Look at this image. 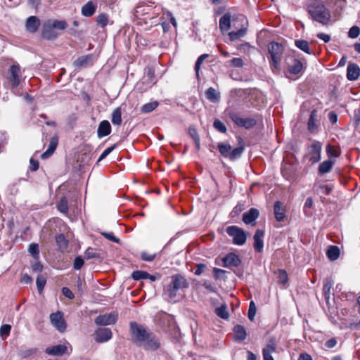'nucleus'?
Instances as JSON below:
<instances>
[{"label":"nucleus","instance_id":"nucleus-43","mask_svg":"<svg viewBox=\"0 0 360 360\" xmlns=\"http://www.w3.org/2000/svg\"><path fill=\"white\" fill-rule=\"evenodd\" d=\"M326 153L329 158H338L340 155V149L330 144L327 145Z\"/></svg>","mask_w":360,"mask_h":360},{"label":"nucleus","instance_id":"nucleus-44","mask_svg":"<svg viewBox=\"0 0 360 360\" xmlns=\"http://www.w3.org/2000/svg\"><path fill=\"white\" fill-rule=\"evenodd\" d=\"M159 103L158 101H153L143 105L141 108V112L142 113H149L153 111Z\"/></svg>","mask_w":360,"mask_h":360},{"label":"nucleus","instance_id":"nucleus-20","mask_svg":"<svg viewBox=\"0 0 360 360\" xmlns=\"http://www.w3.org/2000/svg\"><path fill=\"white\" fill-rule=\"evenodd\" d=\"M68 352V347L65 345H57L49 347L45 349V352L51 356H62Z\"/></svg>","mask_w":360,"mask_h":360},{"label":"nucleus","instance_id":"nucleus-19","mask_svg":"<svg viewBox=\"0 0 360 360\" xmlns=\"http://www.w3.org/2000/svg\"><path fill=\"white\" fill-rule=\"evenodd\" d=\"M264 236V231L261 229H257L253 239H254V248L257 252H261L263 250L264 242L262 238Z\"/></svg>","mask_w":360,"mask_h":360},{"label":"nucleus","instance_id":"nucleus-45","mask_svg":"<svg viewBox=\"0 0 360 360\" xmlns=\"http://www.w3.org/2000/svg\"><path fill=\"white\" fill-rule=\"evenodd\" d=\"M277 278L279 284L285 285L288 282V276L286 271L284 269H278Z\"/></svg>","mask_w":360,"mask_h":360},{"label":"nucleus","instance_id":"nucleus-54","mask_svg":"<svg viewBox=\"0 0 360 360\" xmlns=\"http://www.w3.org/2000/svg\"><path fill=\"white\" fill-rule=\"evenodd\" d=\"M84 255H85V257L87 259L100 257V255L98 252H96V250L93 248H91V247H89L86 250Z\"/></svg>","mask_w":360,"mask_h":360},{"label":"nucleus","instance_id":"nucleus-24","mask_svg":"<svg viewBox=\"0 0 360 360\" xmlns=\"http://www.w3.org/2000/svg\"><path fill=\"white\" fill-rule=\"evenodd\" d=\"M111 132V126L110 122L108 120H103L100 122L98 130L97 135L98 138H102L109 135Z\"/></svg>","mask_w":360,"mask_h":360},{"label":"nucleus","instance_id":"nucleus-48","mask_svg":"<svg viewBox=\"0 0 360 360\" xmlns=\"http://www.w3.org/2000/svg\"><path fill=\"white\" fill-rule=\"evenodd\" d=\"M148 276H149V274L147 271L142 270H136L133 271L131 274V278L135 281L147 279Z\"/></svg>","mask_w":360,"mask_h":360},{"label":"nucleus","instance_id":"nucleus-14","mask_svg":"<svg viewBox=\"0 0 360 360\" xmlns=\"http://www.w3.org/2000/svg\"><path fill=\"white\" fill-rule=\"evenodd\" d=\"M117 320V314L115 313L105 314L96 317L94 322L98 326H107L114 324Z\"/></svg>","mask_w":360,"mask_h":360},{"label":"nucleus","instance_id":"nucleus-26","mask_svg":"<svg viewBox=\"0 0 360 360\" xmlns=\"http://www.w3.org/2000/svg\"><path fill=\"white\" fill-rule=\"evenodd\" d=\"M303 70L302 63L296 58L292 60V63L288 66V71L292 75H298L302 72Z\"/></svg>","mask_w":360,"mask_h":360},{"label":"nucleus","instance_id":"nucleus-5","mask_svg":"<svg viewBox=\"0 0 360 360\" xmlns=\"http://www.w3.org/2000/svg\"><path fill=\"white\" fill-rule=\"evenodd\" d=\"M233 27L237 29V31H231L228 35L231 41H236L245 37L248 32V20L243 14L234 15L232 18Z\"/></svg>","mask_w":360,"mask_h":360},{"label":"nucleus","instance_id":"nucleus-46","mask_svg":"<svg viewBox=\"0 0 360 360\" xmlns=\"http://www.w3.org/2000/svg\"><path fill=\"white\" fill-rule=\"evenodd\" d=\"M215 314L223 319H227L229 317V314L227 311L226 304H223L219 307L215 309Z\"/></svg>","mask_w":360,"mask_h":360},{"label":"nucleus","instance_id":"nucleus-38","mask_svg":"<svg viewBox=\"0 0 360 360\" xmlns=\"http://www.w3.org/2000/svg\"><path fill=\"white\" fill-rule=\"evenodd\" d=\"M188 134L193 139L196 149L199 150L200 149V139L198 132L195 127L191 126L188 128Z\"/></svg>","mask_w":360,"mask_h":360},{"label":"nucleus","instance_id":"nucleus-64","mask_svg":"<svg viewBox=\"0 0 360 360\" xmlns=\"http://www.w3.org/2000/svg\"><path fill=\"white\" fill-rule=\"evenodd\" d=\"M202 286L207 289V290H209L210 292H216V287L214 285V283H212V282L210 281H205L203 283H202Z\"/></svg>","mask_w":360,"mask_h":360},{"label":"nucleus","instance_id":"nucleus-7","mask_svg":"<svg viewBox=\"0 0 360 360\" xmlns=\"http://www.w3.org/2000/svg\"><path fill=\"white\" fill-rule=\"evenodd\" d=\"M231 121L238 127H243L245 129H250L257 124V120L252 117L243 118L240 114L235 111H229L227 113Z\"/></svg>","mask_w":360,"mask_h":360},{"label":"nucleus","instance_id":"nucleus-18","mask_svg":"<svg viewBox=\"0 0 360 360\" xmlns=\"http://www.w3.org/2000/svg\"><path fill=\"white\" fill-rule=\"evenodd\" d=\"M238 147H236L233 149H231L229 159L231 161H233V160L239 158L245 150L244 141L240 136L238 137Z\"/></svg>","mask_w":360,"mask_h":360},{"label":"nucleus","instance_id":"nucleus-42","mask_svg":"<svg viewBox=\"0 0 360 360\" xmlns=\"http://www.w3.org/2000/svg\"><path fill=\"white\" fill-rule=\"evenodd\" d=\"M68 201L66 197L60 198L57 204V209L59 212L63 214H68Z\"/></svg>","mask_w":360,"mask_h":360},{"label":"nucleus","instance_id":"nucleus-30","mask_svg":"<svg viewBox=\"0 0 360 360\" xmlns=\"http://www.w3.org/2000/svg\"><path fill=\"white\" fill-rule=\"evenodd\" d=\"M234 338L237 341L242 342L245 340L247 337L246 330L244 326L241 325H236L233 328Z\"/></svg>","mask_w":360,"mask_h":360},{"label":"nucleus","instance_id":"nucleus-37","mask_svg":"<svg viewBox=\"0 0 360 360\" xmlns=\"http://www.w3.org/2000/svg\"><path fill=\"white\" fill-rule=\"evenodd\" d=\"M220 154L225 158H229L231 146L229 143L220 142L217 144Z\"/></svg>","mask_w":360,"mask_h":360},{"label":"nucleus","instance_id":"nucleus-10","mask_svg":"<svg viewBox=\"0 0 360 360\" xmlns=\"http://www.w3.org/2000/svg\"><path fill=\"white\" fill-rule=\"evenodd\" d=\"M9 75L7 78L11 88H16L20 83V68L18 65H13L10 67L8 71Z\"/></svg>","mask_w":360,"mask_h":360},{"label":"nucleus","instance_id":"nucleus-55","mask_svg":"<svg viewBox=\"0 0 360 360\" xmlns=\"http://www.w3.org/2000/svg\"><path fill=\"white\" fill-rule=\"evenodd\" d=\"M256 310H257V309H256V306H255L254 301H251L250 302L248 313V319L250 320H251V321L254 320V318L256 314Z\"/></svg>","mask_w":360,"mask_h":360},{"label":"nucleus","instance_id":"nucleus-1","mask_svg":"<svg viewBox=\"0 0 360 360\" xmlns=\"http://www.w3.org/2000/svg\"><path fill=\"white\" fill-rule=\"evenodd\" d=\"M129 332L132 341L139 346H143L146 350L155 351L160 347V343L155 335L144 326L131 321Z\"/></svg>","mask_w":360,"mask_h":360},{"label":"nucleus","instance_id":"nucleus-59","mask_svg":"<svg viewBox=\"0 0 360 360\" xmlns=\"http://www.w3.org/2000/svg\"><path fill=\"white\" fill-rule=\"evenodd\" d=\"M84 264V261L83 258L81 256H77L74 260L73 268L75 270H79L83 266Z\"/></svg>","mask_w":360,"mask_h":360},{"label":"nucleus","instance_id":"nucleus-53","mask_svg":"<svg viewBox=\"0 0 360 360\" xmlns=\"http://www.w3.org/2000/svg\"><path fill=\"white\" fill-rule=\"evenodd\" d=\"M38 352L37 348H30L23 351H21L20 352V356L23 358H29L34 354H36Z\"/></svg>","mask_w":360,"mask_h":360},{"label":"nucleus","instance_id":"nucleus-16","mask_svg":"<svg viewBox=\"0 0 360 360\" xmlns=\"http://www.w3.org/2000/svg\"><path fill=\"white\" fill-rule=\"evenodd\" d=\"M259 216V212L257 209L252 207L248 212L243 214V221L246 224L255 226V221Z\"/></svg>","mask_w":360,"mask_h":360},{"label":"nucleus","instance_id":"nucleus-13","mask_svg":"<svg viewBox=\"0 0 360 360\" xmlns=\"http://www.w3.org/2000/svg\"><path fill=\"white\" fill-rule=\"evenodd\" d=\"M94 340L98 343H103L110 340L112 333L108 328H98L94 333Z\"/></svg>","mask_w":360,"mask_h":360},{"label":"nucleus","instance_id":"nucleus-62","mask_svg":"<svg viewBox=\"0 0 360 360\" xmlns=\"http://www.w3.org/2000/svg\"><path fill=\"white\" fill-rule=\"evenodd\" d=\"M155 254H149L146 252H142L141 254V258L143 261L152 262L155 258Z\"/></svg>","mask_w":360,"mask_h":360},{"label":"nucleus","instance_id":"nucleus-35","mask_svg":"<svg viewBox=\"0 0 360 360\" xmlns=\"http://www.w3.org/2000/svg\"><path fill=\"white\" fill-rule=\"evenodd\" d=\"M326 255L330 261H335L340 257V249L336 245H330L326 252Z\"/></svg>","mask_w":360,"mask_h":360},{"label":"nucleus","instance_id":"nucleus-49","mask_svg":"<svg viewBox=\"0 0 360 360\" xmlns=\"http://www.w3.org/2000/svg\"><path fill=\"white\" fill-rule=\"evenodd\" d=\"M213 127L214 129L223 134L226 133L227 129L225 124L219 119L216 118L213 122Z\"/></svg>","mask_w":360,"mask_h":360},{"label":"nucleus","instance_id":"nucleus-21","mask_svg":"<svg viewBox=\"0 0 360 360\" xmlns=\"http://www.w3.org/2000/svg\"><path fill=\"white\" fill-rule=\"evenodd\" d=\"M58 136L57 135H55L51 138L49 148H47V150L45 152H44L41 154V158L46 159V158H49L50 156H51L53 154V153L55 152V150L58 146Z\"/></svg>","mask_w":360,"mask_h":360},{"label":"nucleus","instance_id":"nucleus-32","mask_svg":"<svg viewBox=\"0 0 360 360\" xmlns=\"http://www.w3.org/2000/svg\"><path fill=\"white\" fill-rule=\"evenodd\" d=\"M205 94L207 99L212 103L218 102L220 99V93L213 87L208 88L205 91Z\"/></svg>","mask_w":360,"mask_h":360},{"label":"nucleus","instance_id":"nucleus-51","mask_svg":"<svg viewBox=\"0 0 360 360\" xmlns=\"http://www.w3.org/2000/svg\"><path fill=\"white\" fill-rule=\"evenodd\" d=\"M208 57H209V55L207 53H205V54L200 55L198 58V59L195 62V71L197 77H199V71H200V66H201L202 63H203L204 60Z\"/></svg>","mask_w":360,"mask_h":360},{"label":"nucleus","instance_id":"nucleus-27","mask_svg":"<svg viewBox=\"0 0 360 360\" xmlns=\"http://www.w3.org/2000/svg\"><path fill=\"white\" fill-rule=\"evenodd\" d=\"M317 110L314 109L311 113L307 122L308 130L311 133H314L318 129V124H316Z\"/></svg>","mask_w":360,"mask_h":360},{"label":"nucleus","instance_id":"nucleus-47","mask_svg":"<svg viewBox=\"0 0 360 360\" xmlns=\"http://www.w3.org/2000/svg\"><path fill=\"white\" fill-rule=\"evenodd\" d=\"M46 283V278L42 274H39L37 277L36 284L39 294L43 292Z\"/></svg>","mask_w":360,"mask_h":360},{"label":"nucleus","instance_id":"nucleus-17","mask_svg":"<svg viewBox=\"0 0 360 360\" xmlns=\"http://www.w3.org/2000/svg\"><path fill=\"white\" fill-rule=\"evenodd\" d=\"M274 213L277 221H283L286 217V209L281 201H276L274 205Z\"/></svg>","mask_w":360,"mask_h":360},{"label":"nucleus","instance_id":"nucleus-60","mask_svg":"<svg viewBox=\"0 0 360 360\" xmlns=\"http://www.w3.org/2000/svg\"><path fill=\"white\" fill-rule=\"evenodd\" d=\"M243 210V207L241 205H237L233 207L232 211L230 212L229 216L231 218L237 217L240 213Z\"/></svg>","mask_w":360,"mask_h":360},{"label":"nucleus","instance_id":"nucleus-31","mask_svg":"<svg viewBox=\"0 0 360 360\" xmlns=\"http://www.w3.org/2000/svg\"><path fill=\"white\" fill-rule=\"evenodd\" d=\"M56 242L58 250L63 252L68 247L69 241L65 238V235L60 233L56 236Z\"/></svg>","mask_w":360,"mask_h":360},{"label":"nucleus","instance_id":"nucleus-29","mask_svg":"<svg viewBox=\"0 0 360 360\" xmlns=\"http://www.w3.org/2000/svg\"><path fill=\"white\" fill-rule=\"evenodd\" d=\"M231 15L226 13L219 19V28L221 31H227L231 27Z\"/></svg>","mask_w":360,"mask_h":360},{"label":"nucleus","instance_id":"nucleus-8","mask_svg":"<svg viewBox=\"0 0 360 360\" xmlns=\"http://www.w3.org/2000/svg\"><path fill=\"white\" fill-rule=\"evenodd\" d=\"M307 150L308 153L306 157L308 158L309 162L314 165L321 160L322 143L320 141L314 140L312 143L308 146Z\"/></svg>","mask_w":360,"mask_h":360},{"label":"nucleus","instance_id":"nucleus-15","mask_svg":"<svg viewBox=\"0 0 360 360\" xmlns=\"http://www.w3.org/2000/svg\"><path fill=\"white\" fill-rule=\"evenodd\" d=\"M223 266L226 268L238 267L241 264L238 255L234 252H230L222 258Z\"/></svg>","mask_w":360,"mask_h":360},{"label":"nucleus","instance_id":"nucleus-25","mask_svg":"<svg viewBox=\"0 0 360 360\" xmlns=\"http://www.w3.org/2000/svg\"><path fill=\"white\" fill-rule=\"evenodd\" d=\"M93 55L87 54L79 57L73 63V65L76 68H84L89 65H92Z\"/></svg>","mask_w":360,"mask_h":360},{"label":"nucleus","instance_id":"nucleus-50","mask_svg":"<svg viewBox=\"0 0 360 360\" xmlns=\"http://www.w3.org/2000/svg\"><path fill=\"white\" fill-rule=\"evenodd\" d=\"M28 251L34 259H39V248L37 243H31L29 245Z\"/></svg>","mask_w":360,"mask_h":360},{"label":"nucleus","instance_id":"nucleus-2","mask_svg":"<svg viewBox=\"0 0 360 360\" xmlns=\"http://www.w3.org/2000/svg\"><path fill=\"white\" fill-rule=\"evenodd\" d=\"M189 288V283L186 278L181 274L172 275L170 283L165 288V293L169 302H176L179 301L184 295V290Z\"/></svg>","mask_w":360,"mask_h":360},{"label":"nucleus","instance_id":"nucleus-23","mask_svg":"<svg viewBox=\"0 0 360 360\" xmlns=\"http://www.w3.org/2000/svg\"><path fill=\"white\" fill-rule=\"evenodd\" d=\"M40 20L37 16H30L26 20V30L31 33L36 32L38 30Z\"/></svg>","mask_w":360,"mask_h":360},{"label":"nucleus","instance_id":"nucleus-9","mask_svg":"<svg viewBox=\"0 0 360 360\" xmlns=\"http://www.w3.org/2000/svg\"><path fill=\"white\" fill-rule=\"evenodd\" d=\"M226 233L233 238V243L237 245H243L247 240L245 231L237 226H230L226 229Z\"/></svg>","mask_w":360,"mask_h":360},{"label":"nucleus","instance_id":"nucleus-39","mask_svg":"<svg viewBox=\"0 0 360 360\" xmlns=\"http://www.w3.org/2000/svg\"><path fill=\"white\" fill-rule=\"evenodd\" d=\"M295 46L307 54H312L313 52L311 51L309 42L304 39H297L295 41Z\"/></svg>","mask_w":360,"mask_h":360},{"label":"nucleus","instance_id":"nucleus-36","mask_svg":"<svg viewBox=\"0 0 360 360\" xmlns=\"http://www.w3.org/2000/svg\"><path fill=\"white\" fill-rule=\"evenodd\" d=\"M110 20L109 15L105 13H99L95 18L97 25L105 28Z\"/></svg>","mask_w":360,"mask_h":360},{"label":"nucleus","instance_id":"nucleus-4","mask_svg":"<svg viewBox=\"0 0 360 360\" xmlns=\"http://www.w3.org/2000/svg\"><path fill=\"white\" fill-rule=\"evenodd\" d=\"M68 27V24L64 20H47L42 25L41 37L47 41H54Z\"/></svg>","mask_w":360,"mask_h":360},{"label":"nucleus","instance_id":"nucleus-34","mask_svg":"<svg viewBox=\"0 0 360 360\" xmlns=\"http://www.w3.org/2000/svg\"><path fill=\"white\" fill-rule=\"evenodd\" d=\"M282 176L288 181H291L294 178L295 171L291 165H285L281 169Z\"/></svg>","mask_w":360,"mask_h":360},{"label":"nucleus","instance_id":"nucleus-52","mask_svg":"<svg viewBox=\"0 0 360 360\" xmlns=\"http://www.w3.org/2000/svg\"><path fill=\"white\" fill-rule=\"evenodd\" d=\"M11 326L10 324H3L0 327V336L3 338H6L9 336L11 330Z\"/></svg>","mask_w":360,"mask_h":360},{"label":"nucleus","instance_id":"nucleus-22","mask_svg":"<svg viewBox=\"0 0 360 360\" xmlns=\"http://www.w3.org/2000/svg\"><path fill=\"white\" fill-rule=\"evenodd\" d=\"M360 75V68L356 63H349L347 68V79L355 81Z\"/></svg>","mask_w":360,"mask_h":360},{"label":"nucleus","instance_id":"nucleus-63","mask_svg":"<svg viewBox=\"0 0 360 360\" xmlns=\"http://www.w3.org/2000/svg\"><path fill=\"white\" fill-rule=\"evenodd\" d=\"M39 162L37 160L31 158L30 160V169L32 172H35L39 169Z\"/></svg>","mask_w":360,"mask_h":360},{"label":"nucleus","instance_id":"nucleus-61","mask_svg":"<svg viewBox=\"0 0 360 360\" xmlns=\"http://www.w3.org/2000/svg\"><path fill=\"white\" fill-rule=\"evenodd\" d=\"M226 272V271L225 270L214 267L213 269V276L216 280H219L224 276Z\"/></svg>","mask_w":360,"mask_h":360},{"label":"nucleus","instance_id":"nucleus-56","mask_svg":"<svg viewBox=\"0 0 360 360\" xmlns=\"http://www.w3.org/2000/svg\"><path fill=\"white\" fill-rule=\"evenodd\" d=\"M229 64L231 67L241 68L243 66V60L240 58H233L229 61Z\"/></svg>","mask_w":360,"mask_h":360},{"label":"nucleus","instance_id":"nucleus-57","mask_svg":"<svg viewBox=\"0 0 360 360\" xmlns=\"http://www.w3.org/2000/svg\"><path fill=\"white\" fill-rule=\"evenodd\" d=\"M359 34L360 28L358 26H352L348 32V37L352 39H355L359 37Z\"/></svg>","mask_w":360,"mask_h":360},{"label":"nucleus","instance_id":"nucleus-12","mask_svg":"<svg viewBox=\"0 0 360 360\" xmlns=\"http://www.w3.org/2000/svg\"><path fill=\"white\" fill-rule=\"evenodd\" d=\"M277 343L275 337H271L262 349L263 360H274L271 354L276 352Z\"/></svg>","mask_w":360,"mask_h":360},{"label":"nucleus","instance_id":"nucleus-58","mask_svg":"<svg viewBox=\"0 0 360 360\" xmlns=\"http://www.w3.org/2000/svg\"><path fill=\"white\" fill-rule=\"evenodd\" d=\"M101 233L110 241L114 242L115 243H120V239L115 237L112 232H101Z\"/></svg>","mask_w":360,"mask_h":360},{"label":"nucleus","instance_id":"nucleus-3","mask_svg":"<svg viewBox=\"0 0 360 360\" xmlns=\"http://www.w3.org/2000/svg\"><path fill=\"white\" fill-rule=\"evenodd\" d=\"M307 11L314 21L323 25H326L330 22V12L323 0H309L307 4Z\"/></svg>","mask_w":360,"mask_h":360},{"label":"nucleus","instance_id":"nucleus-6","mask_svg":"<svg viewBox=\"0 0 360 360\" xmlns=\"http://www.w3.org/2000/svg\"><path fill=\"white\" fill-rule=\"evenodd\" d=\"M268 51L271 56L270 65L271 68L278 69L283 53L282 44L278 42L272 41L268 45Z\"/></svg>","mask_w":360,"mask_h":360},{"label":"nucleus","instance_id":"nucleus-40","mask_svg":"<svg viewBox=\"0 0 360 360\" xmlns=\"http://www.w3.org/2000/svg\"><path fill=\"white\" fill-rule=\"evenodd\" d=\"M111 121L113 124L120 125L122 123V109L120 107L115 108L112 113Z\"/></svg>","mask_w":360,"mask_h":360},{"label":"nucleus","instance_id":"nucleus-41","mask_svg":"<svg viewBox=\"0 0 360 360\" xmlns=\"http://www.w3.org/2000/svg\"><path fill=\"white\" fill-rule=\"evenodd\" d=\"M333 283L330 278H326L323 281V293L326 299H328Z\"/></svg>","mask_w":360,"mask_h":360},{"label":"nucleus","instance_id":"nucleus-28","mask_svg":"<svg viewBox=\"0 0 360 360\" xmlns=\"http://www.w3.org/2000/svg\"><path fill=\"white\" fill-rule=\"evenodd\" d=\"M335 161L327 160L322 162L318 167V173L320 175H323L331 171L334 165Z\"/></svg>","mask_w":360,"mask_h":360},{"label":"nucleus","instance_id":"nucleus-11","mask_svg":"<svg viewBox=\"0 0 360 360\" xmlns=\"http://www.w3.org/2000/svg\"><path fill=\"white\" fill-rule=\"evenodd\" d=\"M50 321L60 333H63L67 328V323L63 318V313L60 311L51 314Z\"/></svg>","mask_w":360,"mask_h":360},{"label":"nucleus","instance_id":"nucleus-33","mask_svg":"<svg viewBox=\"0 0 360 360\" xmlns=\"http://www.w3.org/2000/svg\"><path fill=\"white\" fill-rule=\"evenodd\" d=\"M96 6L92 1L85 4L82 8V14L85 17H91L96 12Z\"/></svg>","mask_w":360,"mask_h":360}]
</instances>
